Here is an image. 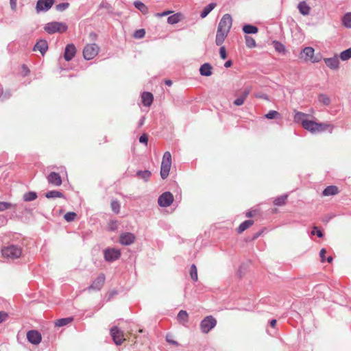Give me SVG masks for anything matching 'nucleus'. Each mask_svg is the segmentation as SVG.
<instances>
[{
  "label": "nucleus",
  "mask_w": 351,
  "mask_h": 351,
  "mask_svg": "<svg viewBox=\"0 0 351 351\" xmlns=\"http://www.w3.org/2000/svg\"><path fill=\"white\" fill-rule=\"evenodd\" d=\"M273 45L276 51L285 53L286 49L285 45L279 41L275 40L273 42Z\"/></svg>",
  "instance_id": "36"
},
{
  "label": "nucleus",
  "mask_w": 351,
  "mask_h": 351,
  "mask_svg": "<svg viewBox=\"0 0 351 351\" xmlns=\"http://www.w3.org/2000/svg\"><path fill=\"white\" fill-rule=\"evenodd\" d=\"M17 0H10V8L12 10H16Z\"/></svg>",
  "instance_id": "59"
},
{
  "label": "nucleus",
  "mask_w": 351,
  "mask_h": 351,
  "mask_svg": "<svg viewBox=\"0 0 351 351\" xmlns=\"http://www.w3.org/2000/svg\"><path fill=\"white\" fill-rule=\"evenodd\" d=\"M231 26H232V17H231L230 14H226L221 19L217 27L219 29L230 32Z\"/></svg>",
  "instance_id": "10"
},
{
  "label": "nucleus",
  "mask_w": 351,
  "mask_h": 351,
  "mask_svg": "<svg viewBox=\"0 0 351 351\" xmlns=\"http://www.w3.org/2000/svg\"><path fill=\"white\" fill-rule=\"evenodd\" d=\"M178 321L184 325L189 322V315L184 310H180L177 315Z\"/></svg>",
  "instance_id": "26"
},
{
  "label": "nucleus",
  "mask_w": 351,
  "mask_h": 351,
  "mask_svg": "<svg viewBox=\"0 0 351 351\" xmlns=\"http://www.w3.org/2000/svg\"><path fill=\"white\" fill-rule=\"evenodd\" d=\"M104 259L107 262H113L121 256V251L115 248H107L104 250Z\"/></svg>",
  "instance_id": "6"
},
{
  "label": "nucleus",
  "mask_w": 351,
  "mask_h": 351,
  "mask_svg": "<svg viewBox=\"0 0 351 351\" xmlns=\"http://www.w3.org/2000/svg\"><path fill=\"white\" fill-rule=\"evenodd\" d=\"M231 64H232V62L230 60H228V61L225 62L224 66L227 68V67L230 66Z\"/></svg>",
  "instance_id": "64"
},
{
  "label": "nucleus",
  "mask_w": 351,
  "mask_h": 351,
  "mask_svg": "<svg viewBox=\"0 0 351 351\" xmlns=\"http://www.w3.org/2000/svg\"><path fill=\"white\" fill-rule=\"evenodd\" d=\"M136 240V237L131 232H123L119 237V242L123 245H130Z\"/></svg>",
  "instance_id": "12"
},
{
  "label": "nucleus",
  "mask_w": 351,
  "mask_h": 351,
  "mask_svg": "<svg viewBox=\"0 0 351 351\" xmlns=\"http://www.w3.org/2000/svg\"><path fill=\"white\" fill-rule=\"evenodd\" d=\"M303 128L313 134L317 133V123L315 121L309 120L303 121Z\"/></svg>",
  "instance_id": "20"
},
{
  "label": "nucleus",
  "mask_w": 351,
  "mask_h": 351,
  "mask_svg": "<svg viewBox=\"0 0 351 351\" xmlns=\"http://www.w3.org/2000/svg\"><path fill=\"white\" fill-rule=\"evenodd\" d=\"M312 234H316L319 238H322L324 236L323 232L317 228V227L315 226L311 231Z\"/></svg>",
  "instance_id": "49"
},
{
  "label": "nucleus",
  "mask_w": 351,
  "mask_h": 351,
  "mask_svg": "<svg viewBox=\"0 0 351 351\" xmlns=\"http://www.w3.org/2000/svg\"><path fill=\"white\" fill-rule=\"evenodd\" d=\"M171 12V11H165L163 12H161V13H156V16L157 17H162V16H167L168 14H169Z\"/></svg>",
  "instance_id": "60"
},
{
  "label": "nucleus",
  "mask_w": 351,
  "mask_h": 351,
  "mask_svg": "<svg viewBox=\"0 0 351 351\" xmlns=\"http://www.w3.org/2000/svg\"><path fill=\"white\" fill-rule=\"evenodd\" d=\"M139 141L142 143L147 144L148 137L146 134H143L139 138Z\"/></svg>",
  "instance_id": "56"
},
{
  "label": "nucleus",
  "mask_w": 351,
  "mask_h": 351,
  "mask_svg": "<svg viewBox=\"0 0 351 351\" xmlns=\"http://www.w3.org/2000/svg\"><path fill=\"white\" fill-rule=\"evenodd\" d=\"M308 117L307 114H305L302 112H297L294 114L293 120L294 122L297 123H301L302 126L303 127V121H307L306 117Z\"/></svg>",
  "instance_id": "25"
},
{
  "label": "nucleus",
  "mask_w": 351,
  "mask_h": 351,
  "mask_svg": "<svg viewBox=\"0 0 351 351\" xmlns=\"http://www.w3.org/2000/svg\"><path fill=\"white\" fill-rule=\"evenodd\" d=\"M276 324V319H271L270 321V326L271 327H273V328L275 327Z\"/></svg>",
  "instance_id": "63"
},
{
  "label": "nucleus",
  "mask_w": 351,
  "mask_h": 351,
  "mask_svg": "<svg viewBox=\"0 0 351 351\" xmlns=\"http://www.w3.org/2000/svg\"><path fill=\"white\" fill-rule=\"evenodd\" d=\"M2 256L8 260L19 258L22 254V247L17 245H8L1 250Z\"/></svg>",
  "instance_id": "1"
},
{
  "label": "nucleus",
  "mask_w": 351,
  "mask_h": 351,
  "mask_svg": "<svg viewBox=\"0 0 351 351\" xmlns=\"http://www.w3.org/2000/svg\"><path fill=\"white\" fill-rule=\"evenodd\" d=\"M343 61H346L351 58V48L343 51L339 56Z\"/></svg>",
  "instance_id": "41"
},
{
  "label": "nucleus",
  "mask_w": 351,
  "mask_h": 351,
  "mask_svg": "<svg viewBox=\"0 0 351 351\" xmlns=\"http://www.w3.org/2000/svg\"><path fill=\"white\" fill-rule=\"evenodd\" d=\"M317 133L324 132L328 129H330V132L331 133L333 129V126L326 123H317Z\"/></svg>",
  "instance_id": "34"
},
{
  "label": "nucleus",
  "mask_w": 351,
  "mask_h": 351,
  "mask_svg": "<svg viewBox=\"0 0 351 351\" xmlns=\"http://www.w3.org/2000/svg\"><path fill=\"white\" fill-rule=\"evenodd\" d=\"M341 22L345 27L351 29V12L346 13L341 19Z\"/></svg>",
  "instance_id": "30"
},
{
  "label": "nucleus",
  "mask_w": 351,
  "mask_h": 351,
  "mask_svg": "<svg viewBox=\"0 0 351 351\" xmlns=\"http://www.w3.org/2000/svg\"><path fill=\"white\" fill-rule=\"evenodd\" d=\"M145 31L144 29H138V30L135 31V32L134 34V36L136 38H142L145 36Z\"/></svg>",
  "instance_id": "48"
},
{
  "label": "nucleus",
  "mask_w": 351,
  "mask_h": 351,
  "mask_svg": "<svg viewBox=\"0 0 351 351\" xmlns=\"http://www.w3.org/2000/svg\"><path fill=\"white\" fill-rule=\"evenodd\" d=\"M326 253V250L324 248H322L319 252L320 261L322 263H324L326 261L325 254Z\"/></svg>",
  "instance_id": "53"
},
{
  "label": "nucleus",
  "mask_w": 351,
  "mask_h": 351,
  "mask_svg": "<svg viewBox=\"0 0 351 351\" xmlns=\"http://www.w3.org/2000/svg\"><path fill=\"white\" fill-rule=\"evenodd\" d=\"M181 19L182 14L180 13H176L168 17L167 23L171 25L176 24L181 21Z\"/></svg>",
  "instance_id": "32"
},
{
  "label": "nucleus",
  "mask_w": 351,
  "mask_h": 351,
  "mask_svg": "<svg viewBox=\"0 0 351 351\" xmlns=\"http://www.w3.org/2000/svg\"><path fill=\"white\" fill-rule=\"evenodd\" d=\"M319 101L325 106H328L330 104V99L324 94H320L319 95Z\"/></svg>",
  "instance_id": "44"
},
{
  "label": "nucleus",
  "mask_w": 351,
  "mask_h": 351,
  "mask_svg": "<svg viewBox=\"0 0 351 351\" xmlns=\"http://www.w3.org/2000/svg\"><path fill=\"white\" fill-rule=\"evenodd\" d=\"M8 314L5 312L0 311V324L6 319Z\"/></svg>",
  "instance_id": "57"
},
{
  "label": "nucleus",
  "mask_w": 351,
  "mask_h": 351,
  "mask_svg": "<svg viewBox=\"0 0 351 351\" xmlns=\"http://www.w3.org/2000/svg\"><path fill=\"white\" fill-rule=\"evenodd\" d=\"M265 118L268 119H280L281 115L276 110H270L268 113H267L265 115Z\"/></svg>",
  "instance_id": "40"
},
{
  "label": "nucleus",
  "mask_w": 351,
  "mask_h": 351,
  "mask_svg": "<svg viewBox=\"0 0 351 351\" xmlns=\"http://www.w3.org/2000/svg\"><path fill=\"white\" fill-rule=\"evenodd\" d=\"M99 8H105V9L108 10L109 13L112 12V7H111L110 4L108 3V2H102L99 5Z\"/></svg>",
  "instance_id": "51"
},
{
  "label": "nucleus",
  "mask_w": 351,
  "mask_h": 351,
  "mask_svg": "<svg viewBox=\"0 0 351 351\" xmlns=\"http://www.w3.org/2000/svg\"><path fill=\"white\" fill-rule=\"evenodd\" d=\"M48 49V43L46 40H39L34 46L33 51H39L44 56Z\"/></svg>",
  "instance_id": "16"
},
{
  "label": "nucleus",
  "mask_w": 351,
  "mask_h": 351,
  "mask_svg": "<svg viewBox=\"0 0 351 351\" xmlns=\"http://www.w3.org/2000/svg\"><path fill=\"white\" fill-rule=\"evenodd\" d=\"M245 45L249 48H253L255 47L256 45L255 40L250 36H245Z\"/></svg>",
  "instance_id": "38"
},
{
  "label": "nucleus",
  "mask_w": 351,
  "mask_h": 351,
  "mask_svg": "<svg viewBox=\"0 0 351 351\" xmlns=\"http://www.w3.org/2000/svg\"><path fill=\"white\" fill-rule=\"evenodd\" d=\"M45 197L48 199L63 197L64 194L58 191H50L45 193Z\"/></svg>",
  "instance_id": "35"
},
{
  "label": "nucleus",
  "mask_w": 351,
  "mask_h": 351,
  "mask_svg": "<svg viewBox=\"0 0 351 351\" xmlns=\"http://www.w3.org/2000/svg\"><path fill=\"white\" fill-rule=\"evenodd\" d=\"M314 49L311 47H305L302 51V56L305 60H310L312 62H317L318 60L313 58Z\"/></svg>",
  "instance_id": "18"
},
{
  "label": "nucleus",
  "mask_w": 351,
  "mask_h": 351,
  "mask_svg": "<svg viewBox=\"0 0 351 351\" xmlns=\"http://www.w3.org/2000/svg\"><path fill=\"white\" fill-rule=\"evenodd\" d=\"M73 320V319L71 317L61 318L56 320V322H55V326L58 327H62L71 323Z\"/></svg>",
  "instance_id": "33"
},
{
  "label": "nucleus",
  "mask_w": 351,
  "mask_h": 351,
  "mask_svg": "<svg viewBox=\"0 0 351 351\" xmlns=\"http://www.w3.org/2000/svg\"><path fill=\"white\" fill-rule=\"evenodd\" d=\"M324 61L326 66L330 69L335 70L339 68V60L337 56H335L332 58H324Z\"/></svg>",
  "instance_id": "19"
},
{
  "label": "nucleus",
  "mask_w": 351,
  "mask_h": 351,
  "mask_svg": "<svg viewBox=\"0 0 351 351\" xmlns=\"http://www.w3.org/2000/svg\"><path fill=\"white\" fill-rule=\"evenodd\" d=\"M213 66L209 63L203 64L199 68V73L202 76L208 77L213 73Z\"/></svg>",
  "instance_id": "22"
},
{
  "label": "nucleus",
  "mask_w": 351,
  "mask_h": 351,
  "mask_svg": "<svg viewBox=\"0 0 351 351\" xmlns=\"http://www.w3.org/2000/svg\"><path fill=\"white\" fill-rule=\"evenodd\" d=\"M44 29L48 34H51L56 32H65L67 30L68 27L64 23L53 21L47 23Z\"/></svg>",
  "instance_id": "3"
},
{
  "label": "nucleus",
  "mask_w": 351,
  "mask_h": 351,
  "mask_svg": "<svg viewBox=\"0 0 351 351\" xmlns=\"http://www.w3.org/2000/svg\"><path fill=\"white\" fill-rule=\"evenodd\" d=\"M47 180L50 184L56 186H59L62 183L60 174L56 172H51L47 176Z\"/></svg>",
  "instance_id": "15"
},
{
  "label": "nucleus",
  "mask_w": 351,
  "mask_h": 351,
  "mask_svg": "<svg viewBox=\"0 0 351 351\" xmlns=\"http://www.w3.org/2000/svg\"><path fill=\"white\" fill-rule=\"evenodd\" d=\"M141 99L143 106L149 107L153 103L154 96L152 93L149 92H143L141 94Z\"/></svg>",
  "instance_id": "21"
},
{
  "label": "nucleus",
  "mask_w": 351,
  "mask_h": 351,
  "mask_svg": "<svg viewBox=\"0 0 351 351\" xmlns=\"http://www.w3.org/2000/svg\"><path fill=\"white\" fill-rule=\"evenodd\" d=\"M215 3H210L204 8L200 13L201 18L204 19L208 16V14L215 8Z\"/></svg>",
  "instance_id": "28"
},
{
  "label": "nucleus",
  "mask_w": 351,
  "mask_h": 351,
  "mask_svg": "<svg viewBox=\"0 0 351 351\" xmlns=\"http://www.w3.org/2000/svg\"><path fill=\"white\" fill-rule=\"evenodd\" d=\"M55 0H38L36 5L37 12L48 11L54 3Z\"/></svg>",
  "instance_id": "11"
},
{
  "label": "nucleus",
  "mask_w": 351,
  "mask_h": 351,
  "mask_svg": "<svg viewBox=\"0 0 351 351\" xmlns=\"http://www.w3.org/2000/svg\"><path fill=\"white\" fill-rule=\"evenodd\" d=\"M110 205L112 210L114 213L118 214L120 212L121 206L118 200H112Z\"/></svg>",
  "instance_id": "43"
},
{
  "label": "nucleus",
  "mask_w": 351,
  "mask_h": 351,
  "mask_svg": "<svg viewBox=\"0 0 351 351\" xmlns=\"http://www.w3.org/2000/svg\"><path fill=\"white\" fill-rule=\"evenodd\" d=\"M99 51V47L97 44H88L83 49V56L87 60H92L98 54Z\"/></svg>",
  "instance_id": "5"
},
{
  "label": "nucleus",
  "mask_w": 351,
  "mask_h": 351,
  "mask_svg": "<svg viewBox=\"0 0 351 351\" xmlns=\"http://www.w3.org/2000/svg\"><path fill=\"white\" fill-rule=\"evenodd\" d=\"M75 217H76L75 213L68 212L64 215V218L66 221H72L75 219Z\"/></svg>",
  "instance_id": "47"
},
{
  "label": "nucleus",
  "mask_w": 351,
  "mask_h": 351,
  "mask_svg": "<svg viewBox=\"0 0 351 351\" xmlns=\"http://www.w3.org/2000/svg\"><path fill=\"white\" fill-rule=\"evenodd\" d=\"M15 207V205L6 202H0V212Z\"/></svg>",
  "instance_id": "45"
},
{
  "label": "nucleus",
  "mask_w": 351,
  "mask_h": 351,
  "mask_svg": "<svg viewBox=\"0 0 351 351\" xmlns=\"http://www.w3.org/2000/svg\"><path fill=\"white\" fill-rule=\"evenodd\" d=\"M37 198V193L34 191H29L24 194L23 199L25 202H31Z\"/></svg>",
  "instance_id": "37"
},
{
  "label": "nucleus",
  "mask_w": 351,
  "mask_h": 351,
  "mask_svg": "<svg viewBox=\"0 0 351 351\" xmlns=\"http://www.w3.org/2000/svg\"><path fill=\"white\" fill-rule=\"evenodd\" d=\"M243 32L247 34H254L258 32V29L255 25L246 24L243 26Z\"/></svg>",
  "instance_id": "27"
},
{
  "label": "nucleus",
  "mask_w": 351,
  "mask_h": 351,
  "mask_svg": "<svg viewBox=\"0 0 351 351\" xmlns=\"http://www.w3.org/2000/svg\"><path fill=\"white\" fill-rule=\"evenodd\" d=\"M254 223V221L249 219L243 221V231L250 228Z\"/></svg>",
  "instance_id": "50"
},
{
  "label": "nucleus",
  "mask_w": 351,
  "mask_h": 351,
  "mask_svg": "<svg viewBox=\"0 0 351 351\" xmlns=\"http://www.w3.org/2000/svg\"><path fill=\"white\" fill-rule=\"evenodd\" d=\"M229 32L219 29L217 27L215 43L217 46H221L223 43L226 38L228 36Z\"/></svg>",
  "instance_id": "17"
},
{
  "label": "nucleus",
  "mask_w": 351,
  "mask_h": 351,
  "mask_svg": "<svg viewBox=\"0 0 351 351\" xmlns=\"http://www.w3.org/2000/svg\"><path fill=\"white\" fill-rule=\"evenodd\" d=\"M69 7V3L67 2L60 3L56 5V10L58 12H63Z\"/></svg>",
  "instance_id": "46"
},
{
  "label": "nucleus",
  "mask_w": 351,
  "mask_h": 351,
  "mask_svg": "<svg viewBox=\"0 0 351 351\" xmlns=\"http://www.w3.org/2000/svg\"><path fill=\"white\" fill-rule=\"evenodd\" d=\"M106 280V277L104 274H100L92 282V284L87 288L88 291L95 290L100 291L103 287Z\"/></svg>",
  "instance_id": "9"
},
{
  "label": "nucleus",
  "mask_w": 351,
  "mask_h": 351,
  "mask_svg": "<svg viewBox=\"0 0 351 351\" xmlns=\"http://www.w3.org/2000/svg\"><path fill=\"white\" fill-rule=\"evenodd\" d=\"M339 193V190L337 186L330 185L328 186L322 191L323 196L335 195Z\"/></svg>",
  "instance_id": "23"
},
{
  "label": "nucleus",
  "mask_w": 351,
  "mask_h": 351,
  "mask_svg": "<svg viewBox=\"0 0 351 351\" xmlns=\"http://www.w3.org/2000/svg\"><path fill=\"white\" fill-rule=\"evenodd\" d=\"M298 8L304 16L308 15L311 11L310 6L305 1H300L298 5Z\"/></svg>",
  "instance_id": "24"
},
{
  "label": "nucleus",
  "mask_w": 351,
  "mask_h": 351,
  "mask_svg": "<svg viewBox=\"0 0 351 351\" xmlns=\"http://www.w3.org/2000/svg\"><path fill=\"white\" fill-rule=\"evenodd\" d=\"M171 167V155L169 152H165L163 154L161 167H160V176L165 180L166 179L170 171Z\"/></svg>",
  "instance_id": "2"
},
{
  "label": "nucleus",
  "mask_w": 351,
  "mask_h": 351,
  "mask_svg": "<svg viewBox=\"0 0 351 351\" xmlns=\"http://www.w3.org/2000/svg\"><path fill=\"white\" fill-rule=\"evenodd\" d=\"M173 195L171 193L167 191L162 193L158 198V204L161 207H168L173 202Z\"/></svg>",
  "instance_id": "8"
},
{
  "label": "nucleus",
  "mask_w": 351,
  "mask_h": 351,
  "mask_svg": "<svg viewBox=\"0 0 351 351\" xmlns=\"http://www.w3.org/2000/svg\"><path fill=\"white\" fill-rule=\"evenodd\" d=\"M217 324L216 319L212 315L206 316L204 318L199 324L201 331L204 333H208Z\"/></svg>",
  "instance_id": "4"
},
{
  "label": "nucleus",
  "mask_w": 351,
  "mask_h": 351,
  "mask_svg": "<svg viewBox=\"0 0 351 351\" xmlns=\"http://www.w3.org/2000/svg\"><path fill=\"white\" fill-rule=\"evenodd\" d=\"M190 276H191V279L193 280V281H197V279H198V276H197V267L195 266V265L193 264L191 266V269H190Z\"/></svg>",
  "instance_id": "42"
},
{
  "label": "nucleus",
  "mask_w": 351,
  "mask_h": 351,
  "mask_svg": "<svg viewBox=\"0 0 351 351\" xmlns=\"http://www.w3.org/2000/svg\"><path fill=\"white\" fill-rule=\"evenodd\" d=\"M145 117H141V119L139 120V122H138V126L141 127L142 126L143 124H144V122H145Z\"/></svg>",
  "instance_id": "62"
},
{
  "label": "nucleus",
  "mask_w": 351,
  "mask_h": 351,
  "mask_svg": "<svg viewBox=\"0 0 351 351\" xmlns=\"http://www.w3.org/2000/svg\"><path fill=\"white\" fill-rule=\"evenodd\" d=\"M151 175H152V173L149 170H144V171L140 170L136 172V176L138 178H141L145 182L149 180V179L151 177Z\"/></svg>",
  "instance_id": "31"
},
{
  "label": "nucleus",
  "mask_w": 351,
  "mask_h": 351,
  "mask_svg": "<svg viewBox=\"0 0 351 351\" xmlns=\"http://www.w3.org/2000/svg\"><path fill=\"white\" fill-rule=\"evenodd\" d=\"M219 54L221 59L225 60L227 56L225 47L221 45L219 49Z\"/></svg>",
  "instance_id": "52"
},
{
  "label": "nucleus",
  "mask_w": 351,
  "mask_h": 351,
  "mask_svg": "<svg viewBox=\"0 0 351 351\" xmlns=\"http://www.w3.org/2000/svg\"><path fill=\"white\" fill-rule=\"evenodd\" d=\"M235 96H237V99L233 101V104L236 106H241V95H238L237 93L235 94Z\"/></svg>",
  "instance_id": "54"
},
{
  "label": "nucleus",
  "mask_w": 351,
  "mask_h": 351,
  "mask_svg": "<svg viewBox=\"0 0 351 351\" xmlns=\"http://www.w3.org/2000/svg\"><path fill=\"white\" fill-rule=\"evenodd\" d=\"M256 211L255 210H249L246 213L245 215L247 217H252L254 216Z\"/></svg>",
  "instance_id": "61"
},
{
  "label": "nucleus",
  "mask_w": 351,
  "mask_h": 351,
  "mask_svg": "<svg viewBox=\"0 0 351 351\" xmlns=\"http://www.w3.org/2000/svg\"><path fill=\"white\" fill-rule=\"evenodd\" d=\"M171 335H167L166 337V340L168 343L170 344L174 345V346H178V343L176 341H174L171 339Z\"/></svg>",
  "instance_id": "55"
},
{
  "label": "nucleus",
  "mask_w": 351,
  "mask_h": 351,
  "mask_svg": "<svg viewBox=\"0 0 351 351\" xmlns=\"http://www.w3.org/2000/svg\"><path fill=\"white\" fill-rule=\"evenodd\" d=\"M27 339L31 343L34 345H38L40 343L42 337L38 331L32 330L27 332Z\"/></svg>",
  "instance_id": "13"
},
{
  "label": "nucleus",
  "mask_w": 351,
  "mask_h": 351,
  "mask_svg": "<svg viewBox=\"0 0 351 351\" xmlns=\"http://www.w3.org/2000/svg\"><path fill=\"white\" fill-rule=\"evenodd\" d=\"M76 47L75 45L71 43L68 44L64 49V58L66 61L71 60L76 54Z\"/></svg>",
  "instance_id": "14"
},
{
  "label": "nucleus",
  "mask_w": 351,
  "mask_h": 351,
  "mask_svg": "<svg viewBox=\"0 0 351 351\" xmlns=\"http://www.w3.org/2000/svg\"><path fill=\"white\" fill-rule=\"evenodd\" d=\"M110 335L114 343L120 346L125 341L123 332L117 326H113L110 329Z\"/></svg>",
  "instance_id": "7"
},
{
  "label": "nucleus",
  "mask_w": 351,
  "mask_h": 351,
  "mask_svg": "<svg viewBox=\"0 0 351 351\" xmlns=\"http://www.w3.org/2000/svg\"><path fill=\"white\" fill-rule=\"evenodd\" d=\"M287 198V195H283L279 196L274 200V204L276 206H282V205L285 204Z\"/></svg>",
  "instance_id": "39"
},
{
  "label": "nucleus",
  "mask_w": 351,
  "mask_h": 351,
  "mask_svg": "<svg viewBox=\"0 0 351 351\" xmlns=\"http://www.w3.org/2000/svg\"><path fill=\"white\" fill-rule=\"evenodd\" d=\"M134 5L136 9H138L143 14H147L149 12L148 7L140 1H134Z\"/></svg>",
  "instance_id": "29"
},
{
  "label": "nucleus",
  "mask_w": 351,
  "mask_h": 351,
  "mask_svg": "<svg viewBox=\"0 0 351 351\" xmlns=\"http://www.w3.org/2000/svg\"><path fill=\"white\" fill-rule=\"evenodd\" d=\"M262 232H263V230H260V231H258V232H256V233L254 234L253 237H252L251 239H245V241L246 242H247V241H251V240L256 239H257V238H258V237L262 234Z\"/></svg>",
  "instance_id": "58"
}]
</instances>
